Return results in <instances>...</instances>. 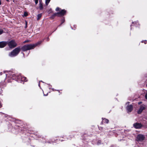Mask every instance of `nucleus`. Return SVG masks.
I'll return each instance as SVG.
<instances>
[{
  "label": "nucleus",
  "mask_w": 147,
  "mask_h": 147,
  "mask_svg": "<svg viewBox=\"0 0 147 147\" xmlns=\"http://www.w3.org/2000/svg\"><path fill=\"white\" fill-rule=\"evenodd\" d=\"M6 79H7L8 77L12 78L13 79L15 80L18 82H26L27 80L26 78L22 76L20 74H13L9 77L8 74H6Z\"/></svg>",
  "instance_id": "f257e3e1"
},
{
  "label": "nucleus",
  "mask_w": 147,
  "mask_h": 147,
  "mask_svg": "<svg viewBox=\"0 0 147 147\" xmlns=\"http://www.w3.org/2000/svg\"><path fill=\"white\" fill-rule=\"evenodd\" d=\"M20 51V47H19L16 48L9 54V56L10 57H14L17 55Z\"/></svg>",
  "instance_id": "f03ea898"
},
{
  "label": "nucleus",
  "mask_w": 147,
  "mask_h": 147,
  "mask_svg": "<svg viewBox=\"0 0 147 147\" xmlns=\"http://www.w3.org/2000/svg\"><path fill=\"white\" fill-rule=\"evenodd\" d=\"M34 48V45H33L32 44H29L24 45L22 48V49L23 51H25L33 49Z\"/></svg>",
  "instance_id": "7ed1b4c3"
},
{
  "label": "nucleus",
  "mask_w": 147,
  "mask_h": 147,
  "mask_svg": "<svg viewBox=\"0 0 147 147\" xmlns=\"http://www.w3.org/2000/svg\"><path fill=\"white\" fill-rule=\"evenodd\" d=\"M7 44L10 48H13L17 46V44L14 40H12L7 43Z\"/></svg>",
  "instance_id": "20e7f679"
},
{
  "label": "nucleus",
  "mask_w": 147,
  "mask_h": 147,
  "mask_svg": "<svg viewBox=\"0 0 147 147\" xmlns=\"http://www.w3.org/2000/svg\"><path fill=\"white\" fill-rule=\"evenodd\" d=\"M145 137L143 135L139 134L136 138V140L138 142H142L145 139Z\"/></svg>",
  "instance_id": "39448f33"
},
{
  "label": "nucleus",
  "mask_w": 147,
  "mask_h": 147,
  "mask_svg": "<svg viewBox=\"0 0 147 147\" xmlns=\"http://www.w3.org/2000/svg\"><path fill=\"white\" fill-rule=\"evenodd\" d=\"M129 102H127L126 103V105L127 106L126 107V109L127 110L128 113L130 112L133 110V106L131 105H129Z\"/></svg>",
  "instance_id": "423d86ee"
},
{
  "label": "nucleus",
  "mask_w": 147,
  "mask_h": 147,
  "mask_svg": "<svg viewBox=\"0 0 147 147\" xmlns=\"http://www.w3.org/2000/svg\"><path fill=\"white\" fill-rule=\"evenodd\" d=\"M146 108V105H142L140 106L139 109L137 111V113L138 114L141 113L143 110H144Z\"/></svg>",
  "instance_id": "0eeeda50"
},
{
  "label": "nucleus",
  "mask_w": 147,
  "mask_h": 147,
  "mask_svg": "<svg viewBox=\"0 0 147 147\" xmlns=\"http://www.w3.org/2000/svg\"><path fill=\"white\" fill-rule=\"evenodd\" d=\"M66 12V11L65 9L61 10L59 12H58L59 16H64Z\"/></svg>",
  "instance_id": "6e6552de"
},
{
  "label": "nucleus",
  "mask_w": 147,
  "mask_h": 147,
  "mask_svg": "<svg viewBox=\"0 0 147 147\" xmlns=\"http://www.w3.org/2000/svg\"><path fill=\"white\" fill-rule=\"evenodd\" d=\"M7 44V42L5 41H2L0 42V48H2L4 47Z\"/></svg>",
  "instance_id": "1a4fd4ad"
},
{
  "label": "nucleus",
  "mask_w": 147,
  "mask_h": 147,
  "mask_svg": "<svg viewBox=\"0 0 147 147\" xmlns=\"http://www.w3.org/2000/svg\"><path fill=\"white\" fill-rule=\"evenodd\" d=\"M133 125L134 127L136 129L140 128L142 126L141 124L138 123H135Z\"/></svg>",
  "instance_id": "9d476101"
},
{
  "label": "nucleus",
  "mask_w": 147,
  "mask_h": 147,
  "mask_svg": "<svg viewBox=\"0 0 147 147\" xmlns=\"http://www.w3.org/2000/svg\"><path fill=\"white\" fill-rule=\"evenodd\" d=\"M42 42V41H40L38 42L35 43L34 44H32V45H34V48H35L37 45L41 44Z\"/></svg>",
  "instance_id": "9b49d317"
},
{
  "label": "nucleus",
  "mask_w": 147,
  "mask_h": 147,
  "mask_svg": "<svg viewBox=\"0 0 147 147\" xmlns=\"http://www.w3.org/2000/svg\"><path fill=\"white\" fill-rule=\"evenodd\" d=\"M39 8L40 10H42L43 9V5L41 2L39 1Z\"/></svg>",
  "instance_id": "f8f14e48"
},
{
  "label": "nucleus",
  "mask_w": 147,
  "mask_h": 147,
  "mask_svg": "<svg viewBox=\"0 0 147 147\" xmlns=\"http://www.w3.org/2000/svg\"><path fill=\"white\" fill-rule=\"evenodd\" d=\"M132 24H134L136 27H138L139 23L138 21L133 22Z\"/></svg>",
  "instance_id": "ddd939ff"
},
{
  "label": "nucleus",
  "mask_w": 147,
  "mask_h": 147,
  "mask_svg": "<svg viewBox=\"0 0 147 147\" xmlns=\"http://www.w3.org/2000/svg\"><path fill=\"white\" fill-rule=\"evenodd\" d=\"M102 122L103 123H108L109 122V120L108 119H103V118H102Z\"/></svg>",
  "instance_id": "4468645a"
},
{
  "label": "nucleus",
  "mask_w": 147,
  "mask_h": 147,
  "mask_svg": "<svg viewBox=\"0 0 147 147\" xmlns=\"http://www.w3.org/2000/svg\"><path fill=\"white\" fill-rule=\"evenodd\" d=\"M42 16V14L41 13L37 15V20H40V19L41 18Z\"/></svg>",
  "instance_id": "2eb2a0df"
},
{
  "label": "nucleus",
  "mask_w": 147,
  "mask_h": 147,
  "mask_svg": "<svg viewBox=\"0 0 147 147\" xmlns=\"http://www.w3.org/2000/svg\"><path fill=\"white\" fill-rule=\"evenodd\" d=\"M58 13H54L52 16V17H54L55 16H59Z\"/></svg>",
  "instance_id": "dca6fc26"
},
{
  "label": "nucleus",
  "mask_w": 147,
  "mask_h": 147,
  "mask_svg": "<svg viewBox=\"0 0 147 147\" xmlns=\"http://www.w3.org/2000/svg\"><path fill=\"white\" fill-rule=\"evenodd\" d=\"M50 1L48 0H46L45 1V4L46 5H47L49 3Z\"/></svg>",
  "instance_id": "f3484780"
},
{
  "label": "nucleus",
  "mask_w": 147,
  "mask_h": 147,
  "mask_svg": "<svg viewBox=\"0 0 147 147\" xmlns=\"http://www.w3.org/2000/svg\"><path fill=\"white\" fill-rule=\"evenodd\" d=\"M56 11H59L61 10V9L59 7H57L55 9Z\"/></svg>",
  "instance_id": "a211bd4d"
},
{
  "label": "nucleus",
  "mask_w": 147,
  "mask_h": 147,
  "mask_svg": "<svg viewBox=\"0 0 147 147\" xmlns=\"http://www.w3.org/2000/svg\"><path fill=\"white\" fill-rule=\"evenodd\" d=\"M61 23L60 25H59V26H60L64 22H65V19L63 18L61 20Z\"/></svg>",
  "instance_id": "6ab92c4d"
},
{
  "label": "nucleus",
  "mask_w": 147,
  "mask_h": 147,
  "mask_svg": "<svg viewBox=\"0 0 147 147\" xmlns=\"http://www.w3.org/2000/svg\"><path fill=\"white\" fill-rule=\"evenodd\" d=\"M3 32V30L2 29H0V35L2 34Z\"/></svg>",
  "instance_id": "aec40b11"
},
{
  "label": "nucleus",
  "mask_w": 147,
  "mask_h": 147,
  "mask_svg": "<svg viewBox=\"0 0 147 147\" xmlns=\"http://www.w3.org/2000/svg\"><path fill=\"white\" fill-rule=\"evenodd\" d=\"M101 144V141L100 140H99L97 142V144L98 145H99Z\"/></svg>",
  "instance_id": "412c9836"
},
{
  "label": "nucleus",
  "mask_w": 147,
  "mask_h": 147,
  "mask_svg": "<svg viewBox=\"0 0 147 147\" xmlns=\"http://www.w3.org/2000/svg\"><path fill=\"white\" fill-rule=\"evenodd\" d=\"M142 42H144L145 44H146L147 43V41L146 40H143L142 41Z\"/></svg>",
  "instance_id": "4be33fe9"
},
{
  "label": "nucleus",
  "mask_w": 147,
  "mask_h": 147,
  "mask_svg": "<svg viewBox=\"0 0 147 147\" xmlns=\"http://www.w3.org/2000/svg\"><path fill=\"white\" fill-rule=\"evenodd\" d=\"M36 4H37L38 3V0H34Z\"/></svg>",
  "instance_id": "5701e85b"
},
{
  "label": "nucleus",
  "mask_w": 147,
  "mask_h": 147,
  "mask_svg": "<svg viewBox=\"0 0 147 147\" xmlns=\"http://www.w3.org/2000/svg\"><path fill=\"white\" fill-rule=\"evenodd\" d=\"M27 22L26 21V25L25 26V28H26L27 27Z\"/></svg>",
  "instance_id": "b1692460"
},
{
  "label": "nucleus",
  "mask_w": 147,
  "mask_h": 147,
  "mask_svg": "<svg viewBox=\"0 0 147 147\" xmlns=\"http://www.w3.org/2000/svg\"><path fill=\"white\" fill-rule=\"evenodd\" d=\"M24 15L25 16H27L28 15V13L26 12H25Z\"/></svg>",
  "instance_id": "393cba45"
},
{
  "label": "nucleus",
  "mask_w": 147,
  "mask_h": 147,
  "mask_svg": "<svg viewBox=\"0 0 147 147\" xmlns=\"http://www.w3.org/2000/svg\"><path fill=\"white\" fill-rule=\"evenodd\" d=\"M142 103V102H138V104L139 105H140V104H141Z\"/></svg>",
  "instance_id": "a878e982"
},
{
  "label": "nucleus",
  "mask_w": 147,
  "mask_h": 147,
  "mask_svg": "<svg viewBox=\"0 0 147 147\" xmlns=\"http://www.w3.org/2000/svg\"><path fill=\"white\" fill-rule=\"evenodd\" d=\"M40 82H41V81H40ZM41 82H42V81H41ZM40 81L39 82V83L38 84V86L40 87Z\"/></svg>",
  "instance_id": "bb28decb"
},
{
  "label": "nucleus",
  "mask_w": 147,
  "mask_h": 147,
  "mask_svg": "<svg viewBox=\"0 0 147 147\" xmlns=\"http://www.w3.org/2000/svg\"><path fill=\"white\" fill-rule=\"evenodd\" d=\"M47 41H48L49 40V38H47Z\"/></svg>",
  "instance_id": "cd10ccee"
},
{
  "label": "nucleus",
  "mask_w": 147,
  "mask_h": 147,
  "mask_svg": "<svg viewBox=\"0 0 147 147\" xmlns=\"http://www.w3.org/2000/svg\"><path fill=\"white\" fill-rule=\"evenodd\" d=\"M8 82H11V80H9V79H8Z\"/></svg>",
  "instance_id": "c85d7f7f"
},
{
  "label": "nucleus",
  "mask_w": 147,
  "mask_h": 147,
  "mask_svg": "<svg viewBox=\"0 0 147 147\" xmlns=\"http://www.w3.org/2000/svg\"><path fill=\"white\" fill-rule=\"evenodd\" d=\"M28 42V40H26V41H25L24 42Z\"/></svg>",
  "instance_id": "c756f323"
},
{
  "label": "nucleus",
  "mask_w": 147,
  "mask_h": 147,
  "mask_svg": "<svg viewBox=\"0 0 147 147\" xmlns=\"http://www.w3.org/2000/svg\"><path fill=\"white\" fill-rule=\"evenodd\" d=\"M48 95V93L46 95H45V94H44V96H47Z\"/></svg>",
  "instance_id": "7c9ffc66"
},
{
  "label": "nucleus",
  "mask_w": 147,
  "mask_h": 147,
  "mask_svg": "<svg viewBox=\"0 0 147 147\" xmlns=\"http://www.w3.org/2000/svg\"><path fill=\"white\" fill-rule=\"evenodd\" d=\"M2 74V73L1 72L0 73V75H1Z\"/></svg>",
  "instance_id": "2f4dec72"
},
{
  "label": "nucleus",
  "mask_w": 147,
  "mask_h": 147,
  "mask_svg": "<svg viewBox=\"0 0 147 147\" xmlns=\"http://www.w3.org/2000/svg\"><path fill=\"white\" fill-rule=\"evenodd\" d=\"M52 90L53 91H54V90H54V88H52Z\"/></svg>",
  "instance_id": "473e14b6"
},
{
  "label": "nucleus",
  "mask_w": 147,
  "mask_h": 147,
  "mask_svg": "<svg viewBox=\"0 0 147 147\" xmlns=\"http://www.w3.org/2000/svg\"><path fill=\"white\" fill-rule=\"evenodd\" d=\"M6 72H7V71H5L4 72V73H6Z\"/></svg>",
  "instance_id": "72a5a7b5"
},
{
  "label": "nucleus",
  "mask_w": 147,
  "mask_h": 147,
  "mask_svg": "<svg viewBox=\"0 0 147 147\" xmlns=\"http://www.w3.org/2000/svg\"><path fill=\"white\" fill-rule=\"evenodd\" d=\"M1 1H0V5H1Z\"/></svg>",
  "instance_id": "f704fd0d"
},
{
  "label": "nucleus",
  "mask_w": 147,
  "mask_h": 147,
  "mask_svg": "<svg viewBox=\"0 0 147 147\" xmlns=\"http://www.w3.org/2000/svg\"><path fill=\"white\" fill-rule=\"evenodd\" d=\"M7 1H8V0H6Z\"/></svg>",
  "instance_id": "c9c22d12"
},
{
  "label": "nucleus",
  "mask_w": 147,
  "mask_h": 147,
  "mask_svg": "<svg viewBox=\"0 0 147 147\" xmlns=\"http://www.w3.org/2000/svg\"><path fill=\"white\" fill-rule=\"evenodd\" d=\"M146 86L147 87V84L146 85Z\"/></svg>",
  "instance_id": "e433bc0d"
},
{
  "label": "nucleus",
  "mask_w": 147,
  "mask_h": 147,
  "mask_svg": "<svg viewBox=\"0 0 147 147\" xmlns=\"http://www.w3.org/2000/svg\"><path fill=\"white\" fill-rule=\"evenodd\" d=\"M49 89H51V88H49Z\"/></svg>",
  "instance_id": "4c0bfd02"
},
{
  "label": "nucleus",
  "mask_w": 147,
  "mask_h": 147,
  "mask_svg": "<svg viewBox=\"0 0 147 147\" xmlns=\"http://www.w3.org/2000/svg\"><path fill=\"white\" fill-rule=\"evenodd\" d=\"M132 26V24L131 25V26Z\"/></svg>",
  "instance_id": "58836bf2"
}]
</instances>
